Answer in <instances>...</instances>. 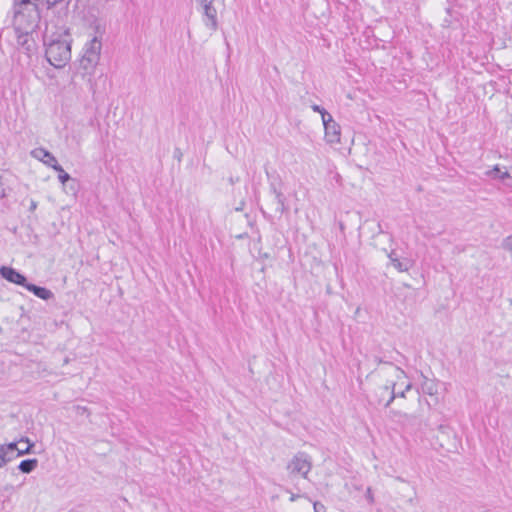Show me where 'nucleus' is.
<instances>
[{
	"mask_svg": "<svg viewBox=\"0 0 512 512\" xmlns=\"http://www.w3.org/2000/svg\"><path fill=\"white\" fill-rule=\"evenodd\" d=\"M312 468V463L310 457L304 453H297L292 460L288 463L287 469L293 475L300 474L302 477L306 478L308 473Z\"/></svg>",
	"mask_w": 512,
	"mask_h": 512,
	"instance_id": "20e7f679",
	"label": "nucleus"
},
{
	"mask_svg": "<svg viewBox=\"0 0 512 512\" xmlns=\"http://www.w3.org/2000/svg\"><path fill=\"white\" fill-rule=\"evenodd\" d=\"M377 373L380 377L386 378V384L382 388V393L387 394L385 407H388L396 397H405V392L412 387L407 381L406 373L392 363H386L384 368L377 370Z\"/></svg>",
	"mask_w": 512,
	"mask_h": 512,
	"instance_id": "f257e3e1",
	"label": "nucleus"
},
{
	"mask_svg": "<svg viewBox=\"0 0 512 512\" xmlns=\"http://www.w3.org/2000/svg\"><path fill=\"white\" fill-rule=\"evenodd\" d=\"M365 498L370 505L374 504V496L370 487L366 489Z\"/></svg>",
	"mask_w": 512,
	"mask_h": 512,
	"instance_id": "412c9836",
	"label": "nucleus"
},
{
	"mask_svg": "<svg viewBox=\"0 0 512 512\" xmlns=\"http://www.w3.org/2000/svg\"><path fill=\"white\" fill-rule=\"evenodd\" d=\"M45 2L47 4L48 8L55 6L57 4H62L65 7H67L68 4L70 3V0H45Z\"/></svg>",
	"mask_w": 512,
	"mask_h": 512,
	"instance_id": "a211bd4d",
	"label": "nucleus"
},
{
	"mask_svg": "<svg viewBox=\"0 0 512 512\" xmlns=\"http://www.w3.org/2000/svg\"><path fill=\"white\" fill-rule=\"evenodd\" d=\"M31 155L54 170H60L57 159L46 149L36 148L32 150Z\"/></svg>",
	"mask_w": 512,
	"mask_h": 512,
	"instance_id": "9d476101",
	"label": "nucleus"
},
{
	"mask_svg": "<svg viewBox=\"0 0 512 512\" xmlns=\"http://www.w3.org/2000/svg\"><path fill=\"white\" fill-rule=\"evenodd\" d=\"M438 389L439 382L437 380L421 374L420 390L423 394L433 397L435 402H438Z\"/></svg>",
	"mask_w": 512,
	"mask_h": 512,
	"instance_id": "1a4fd4ad",
	"label": "nucleus"
},
{
	"mask_svg": "<svg viewBox=\"0 0 512 512\" xmlns=\"http://www.w3.org/2000/svg\"><path fill=\"white\" fill-rule=\"evenodd\" d=\"M311 108H312V110H313L314 112H318V113H320V114H321V118H322V119H323V115H324L325 113H328V112H327L323 107H321V106H319V105H317V104L312 105V106H311Z\"/></svg>",
	"mask_w": 512,
	"mask_h": 512,
	"instance_id": "4be33fe9",
	"label": "nucleus"
},
{
	"mask_svg": "<svg viewBox=\"0 0 512 512\" xmlns=\"http://www.w3.org/2000/svg\"><path fill=\"white\" fill-rule=\"evenodd\" d=\"M33 446L34 443H31L28 438H21L18 442L0 445L7 455H14L15 458L31 453Z\"/></svg>",
	"mask_w": 512,
	"mask_h": 512,
	"instance_id": "0eeeda50",
	"label": "nucleus"
},
{
	"mask_svg": "<svg viewBox=\"0 0 512 512\" xmlns=\"http://www.w3.org/2000/svg\"><path fill=\"white\" fill-rule=\"evenodd\" d=\"M36 208H37V202H36V201H34V200H31L29 210H30L31 212H33V211H35V210H36Z\"/></svg>",
	"mask_w": 512,
	"mask_h": 512,
	"instance_id": "a878e982",
	"label": "nucleus"
},
{
	"mask_svg": "<svg viewBox=\"0 0 512 512\" xmlns=\"http://www.w3.org/2000/svg\"><path fill=\"white\" fill-rule=\"evenodd\" d=\"M297 497H298L297 495L292 494L290 500L295 501L297 499Z\"/></svg>",
	"mask_w": 512,
	"mask_h": 512,
	"instance_id": "bb28decb",
	"label": "nucleus"
},
{
	"mask_svg": "<svg viewBox=\"0 0 512 512\" xmlns=\"http://www.w3.org/2000/svg\"><path fill=\"white\" fill-rule=\"evenodd\" d=\"M388 257L391 261V264L399 271V272H406L408 271L412 266L413 262L409 259H404L401 261L398 259L394 252H391L388 254Z\"/></svg>",
	"mask_w": 512,
	"mask_h": 512,
	"instance_id": "f8f14e48",
	"label": "nucleus"
},
{
	"mask_svg": "<svg viewBox=\"0 0 512 512\" xmlns=\"http://www.w3.org/2000/svg\"><path fill=\"white\" fill-rule=\"evenodd\" d=\"M59 175L58 179L62 184H65L68 180H70V175L64 171L62 166L60 165V170H56Z\"/></svg>",
	"mask_w": 512,
	"mask_h": 512,
	"instance_id": "f3484780",
	"label": "nucleus"
},
{
	"mask_svg": "<svg viewBox=\"0 0 512 512\" xmlns=\"http://www.w3.org/2000/svg\"><path fill=\"white\" fill-rule=\"evenodd\" d=\"M26 289L42 300H49L52 299L54 296L51 290L45 287L36 286L31 283H29Z\"/></svg>",
	"mask_w": 512,
	"mask_h": 512,
	"instance_id": "ddd939ff",
	"label": "nucleus"
},
{
	"mask_svg": "<svg viewBox=\"0 0 512 512\" xmlns=\"http://www.w3.org/2000/svg\"><path fill=\"white\" fill-rule=\"evenodd\" d=\"M101 49L102 43L96 36L85 44L79 63L80 68L84 71L83 76L85 74L91 75L94 72L100 59Z\"/></svg>",
	"mask_w": 512,
	"mask_h": 512,
	"instance_id": "7ed1b4c3",
	"label": "nucleus"
},
{
	"mask_svg": "<svg viewBox=\"0 0 512 512\" xmlns=\"http://www.w3.org/2000/svg\"><path fill=\"white\" fill-rule=\"evenodd\" d=\"M0 275L8 282L23 286L25 289L29 285L26 277L12 267L2 266Z\"/></svg>",
	"mask_w": 512,
	"mask_h": 512,
	"instance_id": "6e6552de",
	"label": "nucleus"
},
{
	"mask_svg": "<svg viewBox=\"0 0 512 512\" xmlns=\"http://www.w3.org/2000/svg\"><path fill=\"white\" fill-rule=\"evenodd\" d=\"M323 126L325 131V140L329 144L340 142L341 128L340 125L333 119L330 113L323 115Z\"/></svg>",
	"mask_w": 512,
	"mask_h": 512,
	"instance_id": "39448f33",
	"label": "nucleus"
},
{
	"mask_svg": "<svg viewBox=\"0 0 512 512\" xmlns=\"http://www.w3.org/2000/svg\"><path fill=\"white\" fill-rule=\"evenodd\" d=\"M512 177L511 174L508 172V171H503L501 174L499 175H495V178H498V179H501V180H505L506 178H510Z\"/></svg>",
	"mask_w": 512,
	"mask_h": 512,
	"instance_id": "5701e85b",
	"label": "nucleus"
},
{
	"mask_svg": "<svg viewBox=\"0 0 512 512\" xmlns=\"http://www.w3.org/2000/svg\"><path fill=\"white\" fill-rule=\"evenodd\" d=\"M15 459L14 455H7L3 450V447H0V468L4 467L7 463Z\"/></svg>",
	"mask_w": 512,
	"mask_h": 512,
	"instance_id": "dca6fc26",
	"label": "nucleus"
},
{
	"mask_svg": "<svg viewBox=\"0 0 512 512\" xmlns=\"http://www.w3.org/2000/svg\"><path fill=\"white\" fill-rule=\"evenodd\" d=\"M37 465V459H26L20 462L18 468L22 473H31Z\"/></svg>",
	"mask_w": 512,
	"mask_h": 512,
	"instance_id": "2eb2a0df",
	"label": "nucleus"
},
{
	"mask_svg": "<svg viewBox=\"0 0 512 512\" xmlns=\"http://www.w3.org/2000/svg\"><path fill=\"white\" fill-rule=\"evenodd\" d=\"M314 512H320L321 509H324V506L320 504L319 502L314 503Z\"/></svg>",
	"mask_w": 512,
	"mask_h": 512,
	"instance_id": "393cba45",
	"label": "nucleus"
},
{
	"mask_svg": "<svg viewBox=\"0 0 512 512\" xmlns=\"http://www.w3.org/2000/svg\"><path fill=\"white\" fill-rule=\"evenodd\" d=\"M375 362H376L378 365H379V364H383L382 368H384V367H385V365H386V363H387V362H383V361H382V359H380V358H376V359H375ZM380 369H381V367H380ZM377 370H379V368H377L373 373H376V374L379 376V374L377 373Z\"/></svg>",
	"mask_w": 512,
	"mask_h": 512,
	"instance_id": "b1692460",
	"label": "nucleus"
},
{
	"mask_svg": "<svg viewBox=\"0 0 512 512\" xmlns=\"http://www.w3.org/2000/svg\"><path fill=\"white\" fill-rule=\"evenodd\" d=\"M384 401H385V398H384V397H382V398H380V399H379V403H382V402H384Z\"/></svg>",
	"mask_w": 512,
	"mask_h": 512,
	"instance_id": "c756f323",
	"label": "nucleus"
},
{
	"mask_svg": "<svg viewBox=\"0 0 512 512\" xmlns=\"http://www.w3.org/2000/svg\"><path fill=\"white\" fill-rule=\"evenodd\" d=\"M503 171L501 170V168L496 165L493 167V169L489 170L486 174L492 178H495V175H499L501 174Z\"/></svg>",
	"mask_w": 512,
	"mask_h": 512,
	"instance_id": "aec40b11",
	"label": "nucleus"
},
{
	"mask_svg": "<svg viewBox=\"0 0 512 512\" xmlns=\"http://www.w3.org/2000/svg\"><path fill=\"white\" fill-rule=\"evenodd\" d=\"M78 409L80 410V412H85L86 411V408H81V407H78Z\"/></svg>",
	"mask_w": 512,
	"mask_h": 512,
	"instance_id": "c85d7f7f",
	"label": "nucleus"
},
{
	"mask_svg": "<svg viewBox=\"0 0 512 512\" xmlns=\"http://www.w3.org/2000/svg\"><path fill=\"white\" fill-rule=\"evenodd\" d=\"M201 7L203 13V22L211 30L217 29V11L213 6L214 0H195Z\"/></svg>",
	"mask_w": 512,
	"mask_h": 512,
	"instance_id": "423d86ee",
	"label": "nucleus"
},
{
	"mask_svg": "<svg viewBox=\"0 0 512 512\" xmlns=\"http://www.w3.org/2000/svg\"><path fill=\"white\" fill-rule=\"evenodd\" d=\"M24 14L23 13H19L18 16H17V19L19 20L21 17H23Z\"/></svg>",
	"mask_w": 512,
	"mask_h": 512,
	"instance_id": "cd10ccee",
	"label": "nucleus"
},
{
	"mask_svg": "<svg viewBox=\"0 0 512 512\" xmlns=\"http://www.w3.org/2000/svg\"><path fill=\"white\" fill-rule=\"evenodd\" d=\"M393 418L405 427H412L419 424L418 417L414 414H407L399 411L392 412Z\"/></svg>",
	"mask_w": 512,
	"mask_h": 512,
	"instance_id": "9b49d317",
	"label": "nucleus"
},
{
	"mask_svg": "<svg viewBox=\"0 0 512 512\" xmlns=\"http://www.w3.org/2000/svg\"><path fill=\"white\" fill-rule=\"evenodd\" d=\"M45 56L55 68H63L71 60V39L69 34L52 36L45 42Z\"/></svg>",
	"mask_w": 512,
	"mask_h": 512,
	"instance_id": "f03ea898",
	"label": "nucleus"
},
{
	"mask_svg": "<svg viewBox=\"0 0 512 512\" xmlns=\"http://www.w3.org/2000/svg\"><path fill=\"white\" fill-rule=\"evenodd\" d=\"M275 196H276L278 204L280 205V210L283 212L285 209V198L281 192L276 191V190H275Z\"/></svg>",
	"mask_w": 512,
	"mask_h": 512,
	"instance_id": "6ab92c4d",
	"label": "nucleus"
},
{
	"mask_svg": "<svg viewBox=\"0 0 512 512\" xmlns=\"http://www.w3.org/2000/svg\"><path fill=\"white\" fill-rule=\"evenodd\" d=\"M23 3L28 5L26 9L28 11L29 17L31 18L28 28L33 29L37 26L40 18L38 9L35 4L30 3V0H23Z\"/></svg>",
	"mask_w": 512,
	"mask_h": 512,
	"instance_id": "4468645a",
	"label": "nucleus"
}]
</instances>
